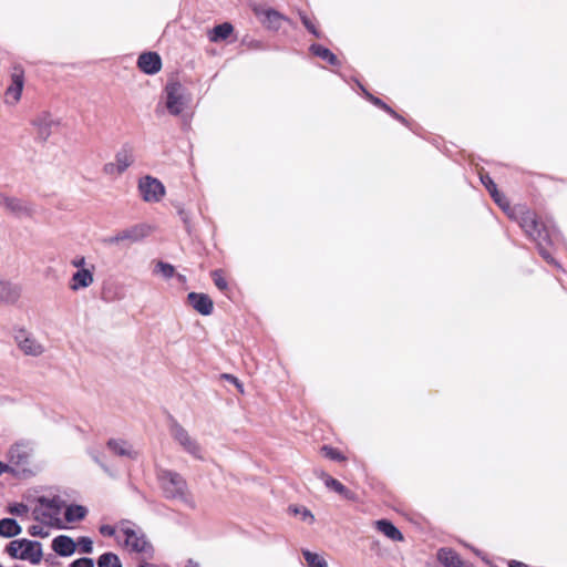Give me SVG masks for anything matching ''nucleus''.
Listing matches in <instances>:
<instances>
[{
  "label": "nucleus",
  "mask_w": 567,
  "mask_h": 567,
  "mask_svg": "<svg viewBox=\"0 0 567 567\" xmlns=\"http://www.w3.org/2000/svg\"><path fill=\"white\" fill-rule=\"evenodd\" d=\"M158 481L167 499H178L190 508H195V502L188 492L186 480L177 472L163 470L158 474Z\"/></svg>",
  "instance_id": "f03ea898"
},
{
  "label": "nucleus",
  "mask_w": 567,
  "mask_h": 567,
  "mask_svg": "<svg viewBox=\"0 0 567 567\" xmlns=\"http://www.w3.org/2000/svg\"><path fill=\"white\" fill-rule=\"evenodd\" d=\"M86 515H87V508L85 506L73 504V507H72L73 523L82 520Z\"/></svg>",
  "instance_id": "c9c22d12"
},
{
  "label": "nucleus",
  "mask_w": 567,
  "mask_h": 567,
  "mask_svg": "<svg viewBox=\"0 0 567 567\" xmlns=\"http://www.w3.org/2000/svg\"><path fill=\"white\" fill-rule=\"evenodd\" d=\"M73 553L91 554L93 551V540L87 536H80L73 540Z\"/></svg>",
  "instance_id": "a878e982"
},
{
  "label": "nucleus",
  "mask_w": 567,
  "mask_h": 567,
  "mask_svg": "<svg viewBox=\"0 0 567 567\" xmlns=\"http://www.w3.org/2000/svg\"><path fill=\"white\" fill-rule=\"evenodd\" d=\"M73 267H75L76 270L82 268V267H85V259H84V257H80V258L73 259Z\"/></svg>",
  "instance_id": "79ce46f5"
},
{
  "label": "nucleus",
  "mask_w": 567,
  "mask_h": 567,
  "mask_svg": "<svg viewBox=\"0 0 567 567\" xmlns=\"http://www.w3.org/2000/svg\"><path fill=\"white\" fill-rule=\"evenodd\" d=\"M309 51L313 55L327 61L330 65H334V66L340 65V61L337 58V55L332 51H330L328 48H324L321 44H317V43L311 44L309 48Z\"/></svg>",
  "instance_id": "b1692460"
},
{
  "label": "nucleus",
  "mask_w": 567,
  "mask_h": 567,
  "mask_svg": "<svg viewBox=\"0 0 567 567\" xmlns=\"http://www.w3.org/2000/svg\"><path fill=\"white\" fill-rule=\"evenodd\" d=\"M9 471H10V466L8 464L0 462V474L7 473Z\"/></svg>",
  "instance_id": "49530a36"
},
{
  "label": "nucleus",
  "mask_w": 567,
  "mask_h": 567,
  "mask_svg": "<svg viewBox=\"0 0 567 567\" xmlns=\"http://www.w3.org/2000/svg\"><path fill=\"white\" fill-rule=\"evenodd\" d=\"M9 512L17 516H25L29 512V508L22 503H17L9 507Z\"/></svg>",
  "instance_id": "e433bc0d"
},
{
  "label": "nucleus",
  "mask_w": 567,
  "mask_h": 567,
  "mask_svg": "<svg viewBox=\"0 0 567 567\" xmlns=\"http://www.w3.org/2000/svg\"><path fill=\"white\" fill-rule=\"evenodd\" d=\"M140 567H153V566L148 563H142V564H140Z\"/></svg>",
  "instance_id": "8fccbe9b"
},
{
  "label": "nucleus",
  "mask_w": 567,
  "mask_h": 567,
  "mask_svg": "<svg viewBox=\"0 0 567 567\" xmlns=\"http://www.w3.org/2000/svg\"><path fill=\"white\" fill-rule=\"evenodd\" d=\"M14 341L25 355L39 357L45 351L43 342L24 328L16 330Z\"/></svg>",
  "instance_id": "9b49d317"
},
{
  "label": "nucleus",
  "mask_w": 567,
  "mask_h": 567,
  "mask_svg": "<svg viewBox=\"0 0 567 567\" xmlns=\"http://www.w3.org/2000/svg\"><path fill=\"white\" fill-rule=\"evenodd\" d=\"M302 519H309L310 522H313L315 520V517L313 515L311 514L310 511H308L307 508H303L302 509Z\"/></svg>",
  "instance_id": "37998d69"
},
{
  "label": "nucleus",
  "mask_w": 567,
  "mask_h": 567,
  "mask_svg": "<svg viewBox=\"0 0 567 567\" xmlns=\"http://www.w3.org/2000/svg\"><path fill=\"white\" fill-rule=\"evenodd\" d=\"M210 277L215 284V286L221 291L226 292L228 290V282L224 276V271L221 269H215L210 272Z\"/></svg>",
  "instance_id": "2f4dec72"
},
{
  "label": "nucleus",
  "mask_w": 567,
  "mask_h": 567,
  "mask_svg": "<svg viewBox=\"0 0 567 567\" xmlns=\"http://www.w3.org/2000/svg\"><path fill=\"white\" fill-rule=\"evenodd\" d=\"M138 189L145 202L157 203L165 195V187L161 181L152 176H144L138 182Z\"/></svg>",
  "instance_id": "f8f14e48"
},
{
  "label": "nucleus",
  "mask_w": 567,
  "mask_h": 567,
  "mask_svg": "<svg viewBox=\"0 0 567 567\" xmlns=\"http://www.w3.org/2000/svg\"><path fill=\"white\" fill-rule=\"evenodd\" d=\"M125 535V544L136 553H153V546L146 539L143 533H137L136 530L126 527L122 529Z\"/></svg>",
  "instance_id": "2eb2a0df"
},
{
  "label": "nucleus",
  "mask_w": 567,
  "mask_h": 567,
  "mask_svg": "<svg viewBox=\"0 0 567 567\" xmlns=\"http://www.w3.org/2000/svg\"><path fill=\"white\" fill-rule=\"evenodd\" d=\"M186 567H200V566H199V564H198V563H196V561H194V560L189 559V560L187 561Z\"/></svg>",
  "instance_id": "09e8293b"
},
{
  "label": "nucleus",
  "mask_w": 567,
  "mask_h": 567,
  "mask_svg": "<svg viewBox=\"0 0 567 567\" xmlns=\"http://www.w3.org/2000/svg\"><path fill=\"white\" fill-rule=\"evenodd\" d=\"M508 566L509 567H528L526 564L520 563V561H516V560L509 561Z\"/></svg>",
  "instance_id": "a18cd8bd"
},
{
  "label": "nucleus",
  "mask_w": 567,
  "mask_h": 567,
  "mask_svg": "<svg viewBox=\"0 0 567 567\" xmlns=\"http://www.w3.org/2000/svg\"><path fill=\"white\" fill-rule=\"evenodd\" d=\"M249 47L252 48V49H261L262 44H261L260 41H251Z\"/></svg>",
  "instance_id": "de8ad7c7"
},
{
  "label": "nucleus",
  "mask_w": 567,
  "mask_h": 567,
  "mask_svg": "<svg viewBox=\"0 0 567 567\" xmlns=\"http://www.w3.org/2000/svg\"><path fill=\"white\" fill-rule=\"evenodd\" d=\"M234 31V27L229 22L215 25L208 33L210 42H219L226 40Z\"/></svg>",
  "instance_id": "5701e85b"
},
{
  "label": "nucleus",
  "mask_w": 567,
  "mask_h": 567,
  "mask_svg": "<svg viewBox=\"0 0 567 567\" xmlns=\"http://www.w3.org/2000/svg\"><path fill=\"white\" fill-rule=\"evenodd\" d=\"M94 266L82 267L73 272V290L86 288L93 282Z\"/></svg>",
  "instance_id": "412c9836"
},
{
  "label": "nucleus",
  "mask_w": 567,
  "mask_h": 567,
  "mask_svg": "<svg viewBox=\"0 0 567 567\" xmlns=\"http://www.w3.org/2000/svg\"><path fill=\"white\" fill-rule=\"evenodd\" d=\"M251 10L260 23L269 31H278L281 28L282 22L293 25V22L289 18L272 8L254 4Z\"/></svg>",
  "instance_id": "9d476101"
},
{
  "label": "nucleus",
  "mask_w": 567,
  "mask_h": 567,
  "mask_svg": "<svg viewBox=\"0 0 567 567\" xmlns=\"http://www.w3.org/2000/svg\"><path fill=\"white\" fill-rule=\"evenodd\" d=\"M299 16L305 28L316 38H321V33L318 31L312 21L308 18V16L305 14L303 12H299Z\"/></svg>",
  "instance_id": "f704fd0d"
},
{
  "label": "nucleus",
  "mask_w": 567,
  "mask_h": 567,
  "mask_svg": "<svg viewBox=\"0 0 567 567\" xmlns=\"http://www.w3.org/2000/svg\"><path fill=\"white\" fill-rule=\"evenodd\" d=\"M154 274L161 275L164 279H171L175 275L173 265L165 261H157L154 267Z\"/></svg>",
  "instance_id": "c756f323"
},
{
  "label": "nucleus",
  "mask_w": 567,
  "mask_h": 567,
  "mask_svg": "<svg viewBox=\"0 0 567 567\" xmlns=\"http://www.w3.org/2000/svg\"><path fill=\"white\" fill-rule=\"evenodd\" d=\"M492 198L501 208L507 209L509 207L507 198L499 192H497L495 196H492Z\"/></svg>",
  "instance_id": "58836bf2"
},
{
  "label": "nucleus",
  "mask_w": 567,
  "mask_h": 567,
  "mask_svg": "<svg viewBox=\"0 0 567 567\" xmlns=\"http://www.w3.org/2000/svg\"><path fill=\"white\" fill-rule=\"evenodd\" d=\"M97 567H122V563L116 554L107 551L99 557Z\"/></svg>",
  "instance_id": "cd10ccee"
},
{
  "label": "nucleus",
  "mask_w": 567,
  "mask_h": 567,
  "mask_svg": "<svg viewBox=\"0 0 567 567\" xmlns=\"http://www.w3.org/2000/svg\"><path fill=\"white\" fill-rule=\"evenodd\" d=\"M7 553L12 558L27 560L31 564H38L42 558L41 545L28 539L12 540L7 547Z\"/></svg>",
  "instance_id": "39448f33"
},
{
  "label": "nucleus",
  "mask_w": 567,
  "mask_h": 567,
  "mask_svg": "<svg viewBox=\"0 0 567 567\" xmlns=\"http://www.w3.org/2000/svg\"><path fill=\"white\" fill-rule=\"evenodd\" d=\"M375 528L393 542H402L404 539L400 529L389 519H379L374 523Z\"/></svg>",
  "instance_id": "aec40b11"
},
{
  "label": "nucleus",
  "mask_w": 567,
  "mask_h": 567,
  "mask_svg": "<svg viewBox=\"0 0 567 567\" xmlns=\"http://www.w3.org/2000/svg\"><path fill=\"white\" fill-rule=\"evenodd\" d=\"M321 450H322L324 456L332 461L342 462L346 460L344 455L339 450H337L334 447L323 445Z\"/></svg>",
  "instance_id": "473e14b6"
},
{
  "label": "nucleus",
  "mask_w": 567,
  "mask_h": 567,
  "mask_svg": "<svg viewBox=\"0 0 567 567\" xmlns=\"http://www.w3.org/2000/svg\"><path fill=\"white\" fill-rule=\"evenodd\" d=\"M0 567H2V566L0 565Z\"/></svg>",
  "instance_id": "603ef678"
},
{
  "label": "nucleus",
  "mask_w": 567,
  "mask_h": 567,
  "mask_svg": "<svg viewBox=\"0 0 567 567\" xmlns=\"http://www.w3.org/2000/svg\"><path fill=\"white\" fill-rule=\"evenodd\" d=\"M188 303L202 316H209L214 310V302L206 293L189 292L187 295Z\"/></svg>",
  "instance_id": "f3484780"
},
{
  "label": "nucleus",
  "mask_w": 567,
  "mask_h": 567,
  "mask_svg": "<svg viewBox=\"0 0 567 567\" xmlns=\"http://www.w3.org/2000/svg\"><path fill=\"white\" fill-rule=\"evenodd\" d=\"M361 91L365 95V97L375 106L384 110L388 114H394V110L389 106L386 103H384L381 99L372 95L370 92L365 90L364 86L360 85Z\"/></svg>",
  "instance_id": "7c9ffc66"
},
{
  "label": "nucleus",
  "mask_w": 567,
  "mask_h": 567,
  "mask_svg": "<svg viewBox=\"0 0 567 567\" xmlns=\"http://www.w3.org/2000/svg\"><path fill=\"white\" fill-rule=\"evenodd\" d=\"M513 217L517 220L524 233L536 243L539 255L550 265L560 268V264L553 257L547 247L560 238V231L555 225L542 221L536 213L519 207Z\"/></svg>",
  "instance_id": "f257e3e1"
},
{
  "label": "nucleus",
  "mask_w": 567,
  "mask_h": 567,
  "mask_svg": "<svg viewBox=\"0 0 567 567\" xmlns=\"http://www.w3.org/2000/svg\"><path fill=\"white\" fill-rule=\"evenodd\" d=\"M33 454V446L29 442H18L9 450V461L17 465V475L25 477L31 474V471L25 468Z\"/></svg>",
  "instance_id": "1a4fd4ad"
},
{
  "label": "nucleus",
  "mask_w": 567,
  "mask_h": 567,
  "mask_svg": "<svg viewBox=\"0 0 567 567\" xmlns=\"http://www.w3.org/2000/svg\"><path fill=\"white\" fill-rule=\"evenodd\" d=\"M437 559L445 567H463V560L460 555L451 548L439 549Z\"/></svg>",
  "instance_id": "4be33fe9"
},
{
  "label": "nucleus",
  "mask_w": 567,
  "mask_h": 567,
  "mask_svg": "<svg viewBox=\"0 0 567 567\" xmlns=\"http://www.w3.org/2000/svg\"><path fill=\"white\" fill-rule=\"evenodd\" d=\"M101 466L103 467V470H104L105 472H109V468H107V466H106L104 463H101Z\"/></svg>",
  "instance_id": "3c124183"
},
{
  "label": "nucleus",
  "mask_w": 567,
  "mask_h": 567,
  "mask_svg": "<svg viewBox=\"0 0 567 567\" xmlns=\"http://www.w3.org/2000/svg\"><path fill=\"white\" fill-rule=\"evenodd\" d=\"M135 162L133 146L125 143L115 153L114 162H109L103 166V173L109 176H121Z\"/></svg>",
  "instance_id": "423d86ee"
},
{
  "label": "nucleus",
  "mask_w": 567,
  "mask_h": 567,
  "mask_svg": "<svg viewBox=\"0 0 567 567\" xmlns=\"http://www.w3.org/2000/svg\"><path fill=\"white\" fill-rule=\"evenodd\" d=\"M107 450L115 456L136 460L138 457V452L133 447V445L122 439H110L106 443Z\"/></svg>",
  "instance_id": "dca6fc26"
},
{
  "label": "nucleus",
  "mask_w": 567,
  "mask_h": 567,
  "mask_svg": "<svg viewBox=\"0 0 567 567\" xmlns=\"http://www.w3.org/2000/svg\"><path fill=\"white\" fill-rule=\"evenodd\" d=\"M221 378H223V379H225L226 381H228V382H230V383L235 384V385H236V388H237L240 392H243V391H244V390H243V385H241V383L239 382V380H238L235 375H233V374H228V373H224V374L221 375Z\"/></svg>",
  "instance_id": "ea45409f"
},
{
  "label": "nucleus",
  "mask_w": 567,
  "mask_h": 567,
  "mask_svg": "<svg viewBox=\"0 0 567 567\" xmlns=\"http://www.w3.org/2000/svg\"><path fill=\"white\" fill-rule=\"evenodd\" d=\"M103 536L112 537L115 534V528L111 525H102L99 528Z\"/></svg>",
  "instance_id": "a19ab883"
},
{
  "label": "nucleus",
  "mask_w": 567,
  "mask_h": 567,
  "mask_svg": "<svg viewBox=\"0 0 567 567\" xmlns=\"http://www.w3.org/2000/svg\"><path fill=\"white\" fill-rule=\"evenodd\" d=\"M21 533V527L14 519L3 518L0 520V535L3 537H13Z\"/></svg>",
  "instance_id": "393cba45"
},
{
  "label": "nucleus",
  "mask_w": 567,
  "mask_h": 567,
  "mask_svg": "<svg viewBox=\"0 0 567 567\" xmlns=\"http://www.w3.org/2000/svg\"><path fill=\"white\" fill-rule=\"evenodd\" d=\"M302 556L308 565V567H328L326 559L308 549L302 550Z\"/></svg>",
  "instance_id": "c85d7f7f"
},
{
  "label": "nucleus",
  "mask_w": 567,
  "mask_h": 567,
  "mask_svg": "<svg viewBox=\"0 0 567 567\" xmlns=\"http://www.w3.org/2000/svg\"><path fill=\"white\" fill-rule=\"evenodd\" d=\"M393 118L398 120L399 122L403 123L404 125H409L408 121L402 116L400 115L399 113H396L394 111V114H390Z\"/></svg>",
  "instance_id": "c03bdc74"
},
{
  "label": "nucleus",
  "mask_w": 567,
  "mask_h": 567,
  "mask_svg": "<svg viewBox=\"0 0 567 567\" xmlns=\"http://www.w3.org/2000/svg\"><path fill=\"white\" fill-rule=\"evenodd\" d=\"M169 432L174 441H176L186 453L197 460H203L202 446L176 420H172Z\"/></svg>",
  "instance_id": "6e6552de"
},
{
  "label": "nucleus",
  "mask_w": 567,
  "mask_h": 567,
  "mask_svg": "<svg viewBox=\"0 0 567 567\" xmlns=\"http://www.w3.org/2000/svg\"><path fill=\"white\" fill-rule=\"evenodd\" d=\"M53 549L62 555H71V538L68 536H59L53 540Z\"/></svg>",
  "instance_id": "bb28decb"
},
{
  "label": "nucleus",
  "mask_w": 567,
  "mask_h": 567,
  "mask_svg": "<svg viewBox=\"0 0 567 567\" xmlns=\"http://www.w3.org/2000/svg\"><path fill=\"white\" fill-rule=\"evenodd\" d=\"M151 230L152 228L147 224H136L117 231L113 236L104 238L103 243L107 246L121 245L123 247H128L147 237L151 234Z\"/></svg>",
  "instance_id": "20e7f679"
},
{
  "label": "nucleus",
  "mask_w": 567,
  "mask_h": 567,
  "mask_svg": "<svg viewBox=\"0 0 567 567\" xmlns=\"http://www.w3.org/2000/svg\"><path fill=\"white\" fill-rule=\"evenodd\" d=\"M164 93L168 113L174 116L179 115L186 105L185 87L178 81H169L165 85Z\"/></svg>",
  "instance_id": "0eeeda50"
},
{
  "label": "nucleus",
  "mask_w": 567,
  "mask_h": 567,
  "mask_svg": "<svg viewBox=\"0 0 567 567\" xmlns=\"http://www.w3.org/2000/svg\"><path fill=\"white\" fill-rule=\"evenodd\" d=\"M318 477L321 478L324 482V485L328 488H330V489L334 491L336 493L340 494L346 499L353 501L355 498V494L352 491L347 488L342 483H340L338 480L331 477L330 475H328L323 471H321L318 474Z\"/></svg>",
  "instance_id": "6ab92c4d"
},
{
  "label": "nucleus",
  "mask_w": 567,
  "mask_h": 567,
  "mask_svg": "<svg viewBox=\"0 0 567 567\" xmlns=\"http://www.w3.org/2000/svg\"><path fill=\"white\" fill-rule=\"evenodd\" d=\"M482 184L488 190L491 196H495L498 192L496 184L488 174H481L480 176Z\"/></svg>",
  "instance_id": "72a5a7b5"
},
{
  "label": "nucleus",
  "mask_w": 567,
  "mask_h": 567,
  "mask_svg": "<svg viewBox=\"0 0 567 567\" xmlns=\"http://www.w3.org/2000/svg\"><path fill=\"white\" fill-rule=\"evenodd\" d=\"M22 295V287L0 275V303L14 305Z\"/></svg>",
  "instance_id": "4468645a"
},
{
  "label": "nucleus",
  "mask_w": 567,
  "mask_h": 567,
  "mask_svg": "<svg viewBox=\"0 0 567 567\" xmlns=\"http://www.w3.org/2000/svg\"><path fill=\"white\" fill-rule=\"evenodd\" d=\"M72 567H94V561L92 558L82 557L73 560Z\"/></svg>",
  "instance_id": "4c0bfd02"
},
{
  "label": "nucleus",
  "mask_w": 567,
  "mask_h": 567,
  "mask_svg": "<svg viewBox=\"0 0 567 567\" xmlns=\"http://www.w3.org/2000/svg\"><path fill=\"white\" fill-rule=\"evenodd\" d=\"M137 66L146 74H155L162 68L161 56L156 52H144L137 59Z\"/></svg>",
  "instance_id": "a211bd4d"
},
{
  "label": "nucleus",
  "mask_w": 567,
  "mask_h": 567,
  "mask_svg": "<svg viewBox=\"0 0 567 567\" xmlns=\"http://www.w3.org/2000/svg\"><path fill=\"white\" fill-rule=\"evenodd\" d=\"M23 87L24 74L21 70L14 69L10 76V83L4 92V104L8 106H16L21 100Z\"/></svg>",
  "instance_id": "ddd939ff"
},
{
  "label": "nucleus",
  "mask_w": 567,
  "mask_h": 567,
  "mask_svg": "<svg viewBox=\"0 0 567 567\" xmlns=\"http://www.w3.org/2000/svg\"><path fill=\"white\" fill-rule=\"evenodd\" d=\"M37 513L49 525L60 526L71 520V506L61 505L59 499L41 498Z\"/></svg>",
  "instance_id": "7ed1b4c3"
}]
</instances>
